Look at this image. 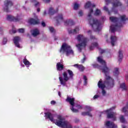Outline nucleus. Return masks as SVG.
Masks as SVG:
<instances>
[{"instance_id":"1","label":"nucleus","mask_w":128,"mask_h":128,"mask_svg":"<svg viewBox=\"0 0 128 128\" xmlns=\"http://www.w3.org/2000/svg\"><path fill=\"white\" fill-rule=\"evenodd\" d=\"M97 60L98 62L102 64V66H100L96 63L92 64V66L94 68H98V70H102V72H104L105 74V80L104 84H102V80H100L98 82V86L99 88H101L102 90V96H106V92L104 90L106 86L108 89L112 88L114 86V80L112 78L110 77V76L108 75V74H110V68L106 66V61L100 56L98 57Z\"/></svg>"},{"instance_id":"2","label":"nucleus","mask_w":128,"mask_h":128,"mask_svg":"<svg viewBox=\"0 0 128 128\" xmlns=\"http://www.w3.org/2000/svg\"><path fill=\"white\" fill-rule=\"evenodd\" d=\"M46 118L50 119V122H52L58 126L60 128H72V126L70 124L68 120H65L64 117H62L60 115L57 116V119H54V115L50 112H46L44 113Z\"/></svg>"},{"instance_id":"3","label":"nucleus","mask_w":128,"mask_h":128,"mask_svg":"<svg viewBox=\"0 0 128 128\" xmlns=\"http://www.w3.org/2000/svg\"><path fill=\"white\" fill-rule=\"evenodd\" d=\"M92 12H94V9L90 8L88 14L89 24L92 28L96 26V28L94 30V32H100L102 30V28H100L102 24L98 20L92 18Z\"/></svg>"},{"instance_id":"4","label":"nucleus","mask_w":128,"mask_h":128,"mask_svg":"<svg viewBox=\"0 0 128 128\" xmlns=\"http://www.w3.org/2000/svg\"><path fill=\"white\" fill-rule=\"evenodd\" d=\"M76 40L78 42H82L80 44H76V48H78L79 52H80L86 46V42H88V38L82 35L79 34L76 37Z\"/></svg>"},{"instance_id":"5","label":"nucleus","mask_w":128,"mask_h":128,"mask_svg":"<svg viewBox=\"0 0 128 128\" xmlns=\"http://www.w3.org/2000/svg\"><path fill=\"white\" fill-rule=\"evenodd\" d=\"M60 52L66 54V56H68L70 54H74V51L72 50L70 46L66 44V43H63L60 50Z\"/></svg>"},{"instance_id":"6","label":"nucleus","mask_w":128,"mask_h":128,"mask_svg":"<svg viewBox=\"0 0 128 128\" xmlns=\"http://www.w3.org/2000/svg\"><path fill=\"white\" fill-rule=\"evenodd\" d=\"M116 108V106H114L110 109L105 110V112L107 114V118H112V120H116V117L115 116L114 112H112V110H114Z\"/></svg>"},{"instance_id":"7","label":"nucleus","mask_w":128,"mask_h":128,"mask_svg":"<svg viewBox=\"0 0 128 128\" xmlns=\"http://www.w3.org/2000/svg\"><path fill=\"white\" fill-rule=\"evenodd\" d=\"M63 78L60 76L59 77V80L60 82V84H62V86H66V82L70 80V78H68V73L66 72H64L62 74Z\"/></svg>"},{"instance_id":"8","label":"nucleus","mask_w":128,"mask_h":128,"mask_svg":"<svg viewBox=\"0 0 128 128\" xmlns=\"http://www.w3.org/2000/svg\"><path fill=\"white\" fill-rule=\"evenodd\" d=\"M66 102H69V104L72 106V107L70 108V110L73 112H78V110L74 109V98H70V97L68 96L66 99Z\"/></svg>"},{"instance_id":"9","label":"nucleus","mask_w":128,"mask_h":128,"mask_svg":"<svg viewBox=\"0 0 128 128\" xmlns=\"http://www.w3.org/2000/svg\"><path fill=\"white\" fill-rule=\"evenodd\" d=\"M12 2L10 0H6L4 2V10L6 12H10V8L12 6Z\"/></svg>"},{"instance_id":"10","label":"nucleus","mask_w":128,"mask_h":128,"mask_svg":"<svg viewBox=\"0 0 128 128\" xmlns=\"http://www.w3.org/2000/svg\"><path fill=\"white\" fill-rule=\"evenodd\" d=\"M6 18L7 20H9L10 22H20V20H21L20 16L15 17L12 15H8Z\"/></svg>"},{"instance_id":"11","label":"nucleus","mask_w":128,"mask_h":128,"mask_svg":"<svg viewBox=\"0 0 128 128\" xmlns=\"http://www.w3.org/2000/svg\"><path fill=\"white\" fill-rule=\"evenodd\" d=\"M28 22L30 24H32L33 26H34L36 24H40V20L38 18H37L36 20L33 18H30L28 20Z\"/></svg>"},{"instance_id":"12","label":"nucleus","mask_w":128,"mask_h":128,"mask_svg":"<svg viewBox=\"0 0 128 128\" xmlns=\"http://www.w3.org/2000/svg\"><path fill=\"white\" fill-rule=\"evenodd\" d=\"M105 126L107 128H116L118 126L114 124V122H110V121L106 122Z\"/></svg>"},{"instance_id":"13","label":"nucleus","mask_w":128,"mask_h":128,"mask_svg":"<svg viewBox=\"0 0 128 128\" xmlns=\"http://www.w3.org/2000/svg\"><path fill=\"white\" fill-rule=\"evenodd\" d=\"M118 62L119 64H120L122 60V58H124V54L122 53V50H120L118 52Z\"/></svg>"},{"instance_id":"14","label":"nucleus","mask_w":128,"mask_h":128,"mask_svg":"<svg viewBox=\"0 0 128 128\" xmlns=\"http://www.w3.org/2000/svg\"><path fill=\"white\" fill-rule=\"evenodd\" d=\"M74 68H78L80 72H84L86 68L84 66H82V64H74Z\"/></svg>"},{"instance_id":"15","label":"nucleus","mask_w":128,"mask_h":128,"mask_svg":"<svg viewBox=\"0 0 128 128\" xmlns=\"http://www.w3.org/2000/svg\"><path fill=\"white\" fill-rule=\"evenodd\" d=\"M20 38L18 36L14 37V44L16 46L17 48L20 47V43L18 42H20Z\"/></svg>"},{"instance_id":"16","label":"nucleus","mask_w":128,"mask_h":128,"mask_svg":"<svg viewBox=\"0 0 128 128\" xmlns=\"http://www.w3.org/2000/svg\"><path fill=\"white\" fill-rule=\"evenodd\" d=\"M56 68L57 69V70H58L59 72H61V70H64V64H62L60 62H58L57 63L56 65Z\"/></svg>"},{"instance_id":"17","label":"nucleus","mask_w":128,"mask_h":128,"mask_svg":"<svg viewBox=\"0 0 128 128\" xmlns=\"http://www.w3.org/2000/svg\"><path fill=\"white\" fill-rule=\"evenodd\" d=\"M110 40H111V44L112 46H114V44L116 42V40H118V38H116V36H110Z\"/></svg>"},{"instance_id":"18","label":"nucleus","mask_w":128,"mask_h":128,"mask_svg":"<svg viewBox=\"0 0 128 128\" xmlns=\"http://www.w3.org/2000/svg\"><path fill=\"white\" fill-rule=\"evenodd\" d=\"M64 24L66 26H74V22L72 20H66V22H64Z\"/></svg>"},{"instance_id":"19","label":"nucleus","mask_w":128,"mask_h":128,"mask_svg":"<svg viewBox=\"0 0 128 128\" xmlns=\"http://www.w3.org/2000/svg\"><path fill=\"white\" fill-rule=\"evenodd\" d=\"M80 30V27L76 26V28L74 30H68L69 34H76L77 32H79Z\"/></svg>"},{"instance_id":"20","label":"nucleus","mask_w":128,"mask_h":128,"mask_svg":"<svg viewBox=\"0 0 128 128\" xmlns=\"http://www.w3.org/2000/svg\"><path fill=\"white\" fill-rule=\"evenodd\" d=\"M55 18L57 22V24H60L59 20H64V17L62 16V14H59L58 16L56 17H55Z\"/></svg>"},{"instance_id":"21","label":"nucleus","mask_w":128,"mask_h":128,"mask_svg":"<svg viewBox=\"0 0 128 128\" xmlns=\"http://www.w3.org/2000/svg\"><path fill=\"white\" fill-rule=\"evenodd\" d=\"M38 34H40V30L38 28H35L32 30V36H37Z\"/></svg>"},{"instance_id":"22","label":"nucleus","mask_w":128,"mask_h":128,"mask_svg":"<svg viewBox=\"0 0 128 128\" xmlns=\"http://www.w3.org/2000/svg\"><path fill=\"white\" fill-rule=\"evenodd\" d=\"M117 28H118V24L111 26L110 27L111 32H116Z\"/></svg>"},{"instance_id":"23","label":"nucleus","mask_w":128,"mask_h":128,"mask_svg":"<svg viewBox=\"0 0 128 128\" xmlns=\"http://www.w3.org/2000/svg\"><path fill=\"white\" fill-rule=\"evenodd\" d=\"M56 12H58V10H54L52 7H50V8L48 11V14H50V16H54V14H56Z\"/></svg>"},{"instance_id":"24","label":"nucleus","mask_w":128,"mask_h":128,"mask_svg":"<svg viewBox=\"0 0 128 128\" xmlns=\"http://www.w3.org/2000/svg\"><path fill=\"white\" fill-rule=\"evenodd\" d=\"M113 8H117V6H122V3L120 2V1H114L112 3Z\"/></svg>"},{"instance_id":"25","label":"nucleus","mask_w":128,"mask_h":128,"mask_svg":"<svg viewBox=\"0 0 128 128\" xmlns=\"http://www.w3.org/2000/svg\"><path fill=\"white\" fill-rule=\"evenodd\" d=\"M110 20L112 22H118V18L116 17L110 16Z\"/></svg>"},{"instance_id":"26","label":"nucleus","mask_w":128,"mask_h":128,"mask_svg":"<svg viewBox=\"0 0 128 128\" xmlns=\"http://www.w3.org/2000/svg\"><path fill=\"white\" fill-rule=\"evenodd\" d=\"M23 62L27 68H28L30 66V62L26 58H25L23 60Z\"/></svg>"},{"instance_id":"27","label":"nucleus","mask_w":128,"mask_h":128,"mask_svg":"<svg viewBox=\"0 0 128 128\" xmlns=\"http://www.w3.org/2000/svg\"><path fill=\"white\" fill-rule=\"evenodd\" d=\"M82 116H90L92 118V114H90V112H82Z\"/></svg>"},{"instance_id":"28","label":"nucleus","mask_w":128,"mask_h":128,"mask_svg":"<svg viewBox=\"0 0 128 128\" xmlns=\"http://www.w3.org/2000/svg\"><path fill=\"white\" fill-rule=\"evenodd\" d=\"M128 102L126 104V106L122 108V112H125V115H126V114H128V112H126V110H128Z\"/></svg>"},{"instance_id":"29","label":"nucleus","mask_w":128,"mask_h":128,"mask_svg":"<svg viewBox=\"0 0 128 128\" xmlns=\"http://www.w3.org/2000/svg\"><path fill=\"white\" fill-rule=\"evenodd\" d=\"M67 72L69 74L70 78H72L74 77V72L70 70H68Z\"/></svg>"},{"instance_id":"30","label":"nucleus","mask_w":128,"mask_h":128,"mask_svg":"<svg viewBox=\"0 0 128 128\" xmlns=\"http://www.w3.org/2000/svg\"><path fill=\"white\" fill-rule=\"evenodd\" d=\"M120 88L122 90H126V83H122L120 84Z\"/></svg>"},{"instance_id":"31","label":"nucleus","mask_w":128,"mask_h":128,"mask_svg":"<svg viewBox=\"0 0 128 128\" xmlns=\"http://www.w3.org/2000/svg\"><path fill=\"white\" fill-rule=\"evenodd\" d=\"M120 122H122V124L126 122V118H124V117L122 115H120Z\"/></svg>"},{"instance_id":"32","label":"nucleus","mask_w":128,"mask_h":128,"mask_svg":"<svg viewBox=\"0 0 128 128\" xmlns=\"http://www.w3.org/2000/svg\"><path fill=\"white\" fill-rule=\"evenodd\" d=\"M120 18L122 22H126V20H128V18H126V15L121 16Z\"/></svg>"},{"instance_id":"33","label":"nucleus","mask_w":128,"mask_h":128,"mask_svg":"<svg viewBox=\"0 0 128 128\" xmlns=\"http://www.w3.org/2000/svg\"><path fill=\"white\" fill-rule=\"evenodd\" d=\"M92 6V4L90 3V2H86L84 6L85 8H90Z\"/></svg>"},{"instance_id":"34","label":"nucleus","mask_w":128,"mask_h":128,"mask_svg":"<svg viewBox=\"0 0 128 128\" xmlns=\"http://www.w3.org/2000/svg\"><path fill=\"white\" fill-rule=\"evenodd\" d=\"M114 73V76H118V74H120V71H118V68H115Z\"/></svg>"},{"instance_id":"35","label":"nucleus","mask_w":128,"mask_h":128,"mask_svg":"<svg viewBox=\"0 0 128 128\" xmlns=\"http://www.w3.org/2000/svg\"><path fill=\"white\" fill-rule=\"evenodd\" d=\"M78 8H80V5L77 3H75L74 4V10H78Z\"/></svg>"},{"instance_id":"36","label":"nucleus","mask_w":128,"mask_h":128,"mask_svg":"<svg viewBox=\"0 0 128 128\" xmlns=\"http://www.w3.org/2000/svg\"><path fill=\"white\" fill-rule=\"evenodd\" d=\"M94 14L95 16H100V10L96 9L95 12Z\"/></svg>"},{"instance_id":"37","label":"nucleus","mask_w":128,"mask_h":128,"mask_svg":"<svg viewBox=\"0 0 128 128\" xmlns=\"http://www.w3.org/2000/svg\"><path fill=\"white\" fill-rule=\"evenodd\" d=\"M104 10H105V12H108V14H110V12L108 10V8L106 6H104Z\"/></svg>"},{"instance_id":"38","label":"nucleus","mask_w":128,"mask_h":128,"mask_svg":"<svg viewBox=\"0 0 128 128\" xmlns=\"http://www.w3.org/2000/svg\"><path fill=\"white\" fill-rule=\"evenodd\" d=\"M84 58H83L81 60L82 63L84 64L86 62V55L84 54H83Z\"/></svg>"},{"instance_id":"39","label":"nucleus","mask_w":128,"mask_h":128,"mask_svg":"<svg viewBox=\"0 0 128 128\" xmlns=\"http://www.w3.org/2000/svg\"><path fill=\"white\" fill-rule=\"evenodd\" d=\"M49 30L50 32H56V30H54V27H49Z\"/></svg>"},{"instance_id":"40","label":"nucleus","mask_w":128,"mask_h":128,"mask_svg":"<svg viewBox=\"0 0 128 128\" xmlns=\"http://www.w3.org/2000/svg\"><path fill=\"white\" fill-rule=\"evenodd\" d=\"M86 109L88 110L90 112H92V107L90 106H86Z\"/></svg>"},{"instance_id":"41","label":"nucleus","mask_w":128,"mask_h":128,"mask_svg":"<svg viewBox=\"0 0 128 128\" xmlns=\"http://www.w3.org/2000/svg\"><path fill=\"white\" fill-rule=\"evenodd\" d=\"M18 32H21L22 34H24V28H19L18 30Z\"/></svg>"},{"instance_id":"42","label":"nucleus","mask_w":128,"mask_h":128,"mask_svg":"<svg viewBox=\"0 0 128 128\" xmlns=\"http://www.w3.org/2000/svg\"><path fill=\"white\" fill-rule=\"evenodd\" d=\"M92 46H93L96 47V46H98V44L96 42H94L92 44Z\"/></svg>"},{"instance_id":"43","label":"nucleus","mask_w":128,"mask_h":128,"mask_svg":"<svg viewBox=\"0 0 128 128\" xmlns=\"http://www.w3.org/2000/svg\"><path fill=\"white\" fill-rule=\"evenodd\" d=\"M84 84H86L88 82V78H86V76H84Z\"/></svg>"},{"instance_id":"44","label":"nucleus","mask_w":128,"mask_h":128,"mask_svg":"<svg viewBox=\"0 0 128 128\" xmlns=\"http://www.w3.org/2000/svg\"><path fill=\"white\" fill-rule=\"evenodd\" d=\"M8 42V39L6 38H4L3 39V44H6Z\"/></svg>"},{"instance_id":"45","label":"nucleus","mask_w":128,"mask_h":128,"mask_svg":"<svg viewBox=\"0 0 128 128\" xmlns=\"http://www.w3.org/2000/svg\"><path fill=\"white\" fill-rule=\"evenodd\" d=\"M99 50L100 51V53L101 54H104V52H106L104 50L100 48H99Z\"/></svg>"},{"instance_id":"46","label":"nucleus","mask_w":128,"mask_h":128,"mask_svg":"<svg viewBox=\"0 0 128 128\" xmlns=\"http://www.w3.org/2000/svg\"><path fill=\"white\" fill-rule=\"evenodd\" d=\"M82 14H84V12H82V10H80L78 12V15L80 16H82Z\"/></svg>"},{"instance_id":"47","label":"nucleus","mask_w":128,"mask_h":128,"mask_svg":"<svg viewBox=\"0 0 128 128\" xmlns=\"http://www.w3.org/2000/svg\"><path fill=\"white\" fill-rule=\"evenodd\" d=\"M34 6L36 8L38 7V6H40V2H36L35 4H34Z\"/></svg>"},{"instance_id":"48","label":"nucleus","mask_w":128,"mask_h":128,"mask_svg":"<svg viewBox=\"0 0 128 128\" xmlns=\"http://www.w3.org/2000/svg\"><path fill=\"white\" fill-rule=\"evenodd\" d=\"M41 24H42V26H43V28H44L46 26L44 22H42L41 23Z\"/></svg>"},{"instance_id":"49","label":"nucleus","mask_w":128,"mask_h":128,"mask_svg":"<svg viewBox=\"0 0 128 128\" xmlns=\"http://www.w3.org/2000/svg\"><path fill=\"white\" fill-rule=\"evenodd\" d=\"M90 40H96V37H94V36H92V35L90 36Z\"/></svg>"},{"instance_id":"50","label":"nucleus","mask_w":128,"mask_h":128,"mask_svg":"<svg viewBox=\"0 0 128 128\" xmlns=\"http://www.w3.org/2000/svg\"><path fill=\"white\" fill-rule=\"evenodd\" d=\"M50 104H51L54 105V104H56V102L54 100H52L50 102Z\"/></svg>"},{"instance_id":"51","label":"nucleus","mask_w":128,"mask_h":128,"mask_svg":"<svg viewBox=\"0 0 128 128\" xmlns=\"http://www.w3.org/2000/svg\"><path fill=\"white\" fill-rule=\"evenodd\" d=\"M111 2H112V1H110V0H106V4H110Z\"/></svg>"},{"instance_id":"52","label":"nucleus","mask_w":128,"mask_h":128,"mask_svg":"<svg viewBox=\"0 0 128 128\" xmlns=\"http://www.w3.org/2000/svg\"><path fill=\"white\" fill-rule=\"evenodd\" d=\"M98 98V95L96 94V95L94 96V100Z\"/></svg>"},{"instance_id":"53","label":"nucleus","mask_w":128,"mask_h":128,"mask_svg":"<svg viewBox=\"0 0 128 128\" xmlns=\"http://www.w3.org/2000/svg\"><path fill=\"white\" fill-rule=\"evenodd\" d=\"M90 50H94V46L92 45L90 46Z\"/></svg>"},{"instance_id":"54","label":"nucleus","mask_w":128,"mask_h":128,"mask_svg":"<svg viewBox=\"0 0 128 128\" xmlns=\"http://www.w3.org/2000/svg\"><path fill=\"white\" fill-rule=\"evenodd\" d=\"M87 32L88 34H92V30H88Z\"/></svg>"},{"instance_id":"55","label":"nucleus","mask_w":128,"mask_h":128,"mask_svg":"<svg viewBox=\"0 0 128 128\" xmlns=\"http://www.w3.org/2000/svg\"><path fill=\"white\" fill-rule=\"evenodd\" d=\"M76 108H82V106H80V105H77L76 106Z\"/></svg>"},{"instance_id":"56","label":"nucleus","mask_w":128,"mask_h":128,"mask_svg":"<svg viewBox=\"0 0 128 128\" xmlns=\"http://www.w3.org/2000/svg\"><path fill=\"white\" fill-rule=\"evenodd\" d=\"M50 2V0H46L44 1L45 4H49Z\"/></svg>"},{"instance_id":"57","label":"nucleus","mask_w":128,"mask_h":128,"mask_svg":"<svg viewBox=\"0 0 128 128\" xmlns=\"http://www.w3.org/2000/svg\"><path fill=\"white\" fill-rule=\"evenodd\" d=\"M58 94L59 96H60H60H62V94H60V92H58Z\"/></svg>"},{"instance_id":"58","label":"nucleus","mask_w":128,"mask_h":128,"mask_svg":"<svg viewBox=\"0 0 128 128\" xmlns=\"http://www.w3.org/2000/svg\"><path fill=\"white\" fill-rule=\"evenodd\" d=\"M37 12H40V8H37Z\"/></svg>"},{"instance_id":"59","label":"nucleus","mask_w":128,"mask_h":128,"mask_svg":"<svg viewBox=\"0 0 128 128\" xmlns=\"http://www.w3.org/2000/svg\"><path fill=\"white\" fill-rule=\"evenodd\" d=\"M46 12L44 11V16H46Z\"/></svg>"},{"instance_id":"60","label":"nucleus","mask_w":128,"mask_h":128,"mask_svg":"<svg viewBox=\"0 0 128 128\" xmlns=\"http://www.w3.org/2000/svg\"><path fill=\"white\" fill-rule=\"evenodd\" d=\"M12 32L13 34H16V31L15 30H13Z\"/></svg>"},{"instance_id":"61","label":"nucleus","mask_w":128,"mask_h":128,"mask_svg":"<svg viewBox=\"0 0 128 128\" xmlns=\"http://www.w3.org/2000/svg\"><path fill=\"white\" fill-rule=\"evenodd\" d=\"M92 8H95L96 7V5L95 4H93V5H92Z\"/></svg>"},{"instance_id":"62","label":"nucleus","mask_w":128,"mask_h":128,"mask_svg":"<svg viewBox=\"0 0 128 128\" xmlns=\"http://www.w3.org/2000/svg\"><path fill=\"white\" fill-rule=\"evenodd\" d=\"M126 128V127L125 126H123V127H122V128Z\"/></svg>"},{"instance_id":"63","label":"nucleus","mask_w":128,"mask_h":128,"mask_svg":"<svg viewBox=\"0 0 128 128\" xmlns=\"http://www.w3.org/2000/svg\"><path fill=\"white\" fill-rule=\"evenodd\" d=\"M22 66H23V67L24 66V65L23 64V65H22Z\"/></svg>"},{"instance_id":"64","label":"nucleus","mask_w":128,"mask_h":128,"mask_svg":"<svg viewBox=\"0 0 128 128\" xmlns=\"http://www.w3.org/2000/svg\"><path fill=\"white\" fill-rule=\"evenodd\" d=\"M106 42H108V40H106Z\"/></svg>"}]
</instances>
